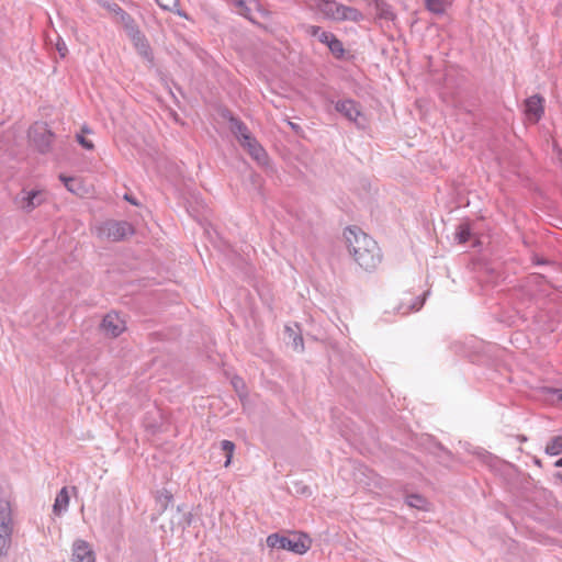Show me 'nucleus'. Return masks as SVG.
I'll return each instance as SVG.
<instances>
[{"label":"nucleus","instance_id":"20e7f679","mask_svg":"<svg viewBox=\"0 0 562 562\" xmlns=\"http://www.w3.org/2000/svg\"><path fill=\"white\" fill-rule=\"evenodd\" d=\"M162 522L160 525L165 532H175L176 530H184L191 525L192 515L183 506L171 507L162 510L160 514Z\"/></svg>","mask_w":562,"mask_h":562},{"label":"nucleus","instance_id":"e433bc0d","mask_svg":"<svg viewBox=\"0 0 562 562\" xmlns=\"http://www.w3.org/2000/svg\"><path fill=\"white\" fill-rule=\"evenodd\" d=\"M125 200H127L128 202H131L134 205H137V202L127 194L125 195Z\"/></svg>","mask_w":562,"mask_h":562},{"label":"nucleus","instance_id":"c756f323","mask_svg":"<svg viewBox=\"0 0 562 562\" xmlns=\"http://www.w3.org/2000/svg\"><path fill=\"white\" fill-rule=\"evenodd\" d=\"M56 49L61 58L66 57L68 48L66 43L59 36L57 38Z\"/></svg>","mask_w":562,"mask_h":562},{"label":"nucleus","instance_id":"b1692460","mask_svg":"<svg viewBox=\"0 0 562 562\" xmlns=\"http://www.w3.org/2000/svg\"><path fill=\"white\" fill-rule=\"evenodd\" d=\"M471 235H472V233H471L470 226L468 224H461V225H459V227L457 229L456 239L460 244H465L467 241L470 240Z\"/></svg>","mask_w":562,"mask_h":562},{"label":"nucleus","instance_id":"412c9836","mask_svg":"<svg viewBox=\"0 0 562 562\" xmlns=\"http://www.w3.org/2000/svg\"><path fill=\"white\" fill-rule=\"evenodd\" d=\"M425 7L429 12L441 15L446 11V0H425Z\"/></svg>","mask_w":562,"mask_h":562},{"label":"nucleus","instance_id":"72a5a7b5","mask_svg":"<svg viewBox=\"0 0 562 562\" xmlns=\"http://www.w3.org/2000/svg\"><path fill=\"white\" fill-rule=\"evenodd\" d=\"M422 305H423L422 302H416L409 308H407L406 311L402 312V314H407L409 310L418 311L422 307Z\"/></svg>","mask_w":562,"mask_h":562},{"label":"nucleus","instance_id":"9b49d317","mask_svg":"<svg viewBox=\"0 0 562 562\" xmlns=\"http://www.w3.org/2000/svg\"><path fill=\"white\" fill-rule=\"evenodd\" d=\"M542 98L538 94L532 95L525 101V114L530 122L537 123L542 116Z\"/></svg>","mask_w":562,"mask_h":562},{"label":"nucleus","instance_id":"393cba45","mask_svg":"<svg viewBox=\"0 0 562 562\" xmlns=\"http://www.w3.org/2000/svg\"><path fill=\"white\" fill-rule=\"evenodd\" d=\"M221 447H222V450L226 453V461H225L224 465L228 467L232 461V458H233L235 445L229 440H223L221 442Z\"/></svg>","mask_w":562,"mask_h":562},{"label":"nucleus","instance_id":"4be33fe9","mask_svg":"<svg viewBox=\"0 0 562 562\" xmlns=\"http://www.w3.org/2000/svg\"><path fill=\"white\" fill-rule=\"evenodd\" d=\"M546 452L550 456L562 453V436L553 437L547 445Z\"/></svg>","mask_w":562,"mask_h":562},{"label":"nucleus","instance_id":"ddd939ff","mask_svg":"<svg viewBox=\"0 0 562 562\" xmlns=\"http://www.w3.org/2000/svg\"><path fill=\"white\" fill-rule=\"evenodd\" d=\"M94 553L85 540H76L72 544V560L75 562H94Z\"/></svg>","mask_w":562,"mask_h":562},{"label":"nucleus","instance_id":"f03ea898","mask_svg":"<svg viewBox=\"0 0 562 562\" xmlns=\"http://www.w3.org/2000/svg\"><path fill=\"white\" fill-rule=\"evenodd\" d=\"M267 546L272 550H286L295 554H304L312 546L308 535L300 531L271 533L267 537Z\"/></svg>","mask_w":562,"mask_h":562},{"label":"nucleus","instance_id":"aec40b11","mask_svg":"<svg viewBox=\"0 0 562 562\" xmlns=\"http://www.w3.org/2000/svg\"><path fill=\"white\" fill-rule=\"evenodd\" d=\"M59 179L63 181V183L65 184V187L67 188L68 191H70L71 193H75L77 195L81 194L82 187H81L80 181L77 178L60 175Z\"/></svg>","mask_w":562,"mask_h":562},{"label":"nucleus","instance_id":"4c0bfd02","mask_svg":"<svg viewBox=\"0 0 562 562\" xmlns=\"http://www.w3.org/2000/svg\"><path fill=\"white\" fill-rule=\"evenodd\" d=\"M555 467L558 468H561L562 467V458L559 459L557 462H555Z\"/></svg>","mask_w":562,"mask_h":562},{"label":"nucleus","instance_id":"f704fd0d","mask_svg":"<svg viewBox=\"0 0 562 562\" xmlns=\"http://www.w3.org/2000/svg\"><path fill=\"white\" fill-rule=\"evenodd\" d=\"M233 385H234V387H235L236 390H238L239 385H243V380H241V379H238V378L234 379V380H233Z\"/></svg>","mask_w":562,"mask_h":562},{"label":"nucleus","instance_id":"6ab92c4d","mask_svg":"<svg viewBox=\"0 0 562 562\" xmlns=\"http://www.w3.org/2000/svg\"><path fill=\"white\" fill-rule=\"evenodd\" d=\"M156 3L165 11L176 13L179 16L188 18L187 14L179 9V0H155Z\"/></svg>","mask_w":562,"mask_h":562},{"label":"nucleus","instance_id":"0eeeda50","mask_svg":"<svg viewBox=\"0 0 562 562\" xmlns=\"http://www.w3.org/2000/svg\"><path fill=\"white\" fill-rule=\"evenodd\" d=\"M29 137L37 150L44 154L50 149L54 134L46 124L35 123L29 130Z\"/></svg>","mask_w":562,"mask_h":562},{"label":"nucleus","instance_id":"c9c22d12","mask_svg":"<svg viewBox=\"0 0 562 562\" xmlns=\"http://www.w3.org/2000/svg\"><path fill=\"white\" fill-rule=\"evenodd\" d=\"M289 125L295 132H299V130H301V127L297 124H295V123L289 122Z\"/></svg>","mask_w":562,"mask_h":562},{"label":"nucleus","instance_id":"5701e85b","mask_svg":"<svg viewBox=\"0 0 562 562\" xmlns=\"http://www.w3.org/2000/svg\"><path fill=\"white\" fill-rule=\"evenodd\" d=\"M285 331L289 335V338L292 339L293 349L296 351H302L304 348L302 336L297 335L295 330L289 326L285 327Z\"/></svg>","mask_w":562,"mask_h":562},{"label":"nucleus","instance_id":"bb28decb","mask_svg":"<svg viewBox=\"0 0 562 562\" xmlns=\"http://www.w3.org/2000/svg\"><path fill=\"white\" fill-rule=\"evenodd\" d=\"M235 7H236L237 12H238L240 15H243V16H245V18H247V19L251 20V16H250V9H249V7L247 5V3H246V1H245V0H237V1H235Z\"/></svg>","mask_w":562,"mask_h":562},{"label":"nucleus","instance_id":"2eb2a0df","mask_svg":"<svg viewBox=\"0 0 562 562\" xmlns=\"http://www.w3.org/2000/svg\"><path fill=\"white\" fill-rule=\"evenodd\" d=\"M229 127H231V132L237 138L239 144L243 143V140H246V139L249 140V137L252 136V134L249 132L246 124L237 117L232 116L229 119Z\"/></svg>","mask_w":562,"mask_h":562},{"label":"nucleus","instance_id":"4468645a","mask_svg":"<svg viewBox=\"0 0 562 562\" xmlns=\"http://www.w3.org/2000/svg\"><path fill=\"white\" fill-rule=\"evenodd\" d=\"M119 21L123 25L130 40H137L138 35L143 34L135 20L127 12H122V14L119 18Z\"/></svg>","mask_w":562,"mask_h":562},{"label":"nucleus","instance_id":"f3484780","mask_svg":"<svg viewBox=\"0 0 562 562\" xmlns=\"http://www.w3.org/2000/svg\"><path fill=\"white\" fill-rule=\"evenodd\" d=\"M137 50V53L147 60L153 59L150 46L145 38L144 34L138 35L137 40H131Z\"/></svg>","mask_w":562,"mask_h":562},{"label":"nucleus","instance_id":"a19ab883","mask_svg":"<svg viewBox=\"0 0 562 562\" xmlns=\"http://www.w3.org/2000/svg\"><path fill=\"white\" fill-rule=\"evenodd\" d=\"M542 262H543L542 260H538V259L536 261V263H542Z\"/></svg>","mask_w":562,"mask_h":562},{"label":"nucleus","instance_id":"f257e3e1","mask_svg":"<svg viewBox=\"0 0 562 562\" xmlns=\"http://www.w3.org/2000/svg\"><path fill=\"white\" fill-rule=\"evenodd\" d=\"M344 236L349 254L364 270L370 271L381 262V252L374 239L357 227H348Z\"/></svg>","mask_w":562,"mask_h":562},{"label":"nucleus","instance_id":"6e6552de","mask_svg":"<svg viewBox=\"0 0 562 562\" xmlns=\"http://www.w3.org/2000/svg\"><path fill=\"white\" fill-rule=\"evenodd\" d=\"M44 201L45 193L40 190L22 191L21 194L15 198L16 205L27 213L40 206Z\"/></svg>","mask_w":562,"mask_h":562},{"label":"nucleus","instance_id":"7c9ffc66","mask_svg":"<svg viewBox=\"0 0 562 562\" xmlns=\"http://www.w3.org/2000/svg\"><path fill=\"white\" fill-rule=\"evenodd\" d=\"M334 37H336V36H335L333 33H329V32H325V31H323V32H321L318 40H319V42H322V43H324V44L328 45V44H329V42H330Z\"/></svg>","mask_w":562,"mask_h":562},{"label":"nucleus","instance_id":"2f4dec72","mask_svg":"<svg viewBox=\"0 0 562 562\" xmlns=\"http://www.w3.org/2000/svg\"><path fill=\"white\" fill-rule=\"evenodd\" d=\"M77 140L79 144L85 147L86 149L90 150L93 148V144L91 140L85 138L82 135H77Z\"/></svg>","mask_w":562,"mask_h":562},{"label":"nucleus","instance_id":"cd10ccee","mask_svg":"<svg viewBox=\"0 0 562 562\" xmlns=\"http://www.w3.org/2000/svg\"><path fill=\"white\" fill-rule=\"evenodd\" d=\"M100 4L109 12L114 13L119 18L122 14V12H124V10L115 2L101 1Z\"/></svg>","mask_w":562,"mask_h":562},{"label":"nucleus","instance_id":"ea45409f","mask_svg":"<svg viewBox=\"0 0 562 562\" xmlns=\"http://www.w3.org/2000/svg\"><path fill=\"white\" fill-rule=\"evenodd\" d=\"M306 492H307V487L305 486V487H303L302 493H306Z\"/></svg>","mask_w":562,"mask_h":562},{"label":"nucleus","instance_id":"a878e982","mask_svg":"<svg viewBox=\"0 0 562 562\" xmlns=\"http://www.w3.org/2000/svg\"><path fill=\"white\" fill-rule=\"evenodd\" d=\"M327 46L329 50L337 57H341L345 53L342 43L337 37H334Z\"/></svg>","mask_w":562,"mask_h":562},{"label":"nucleus","instance_id":"473e14b6","mask_svg":"<svg viewBox=\"0 0 562 562\" xmlns=\"http://www.w3.org/2000/svg\"><path fill=\"white\" fill-rule=\"evenodd\" d=\"M321 32H323V31H322V29L319 26H316V25L308 26V33L312 36L319 37Z\"/></svg>","mask_w":562,"mask_h":562},{"label":"nucleus","instance_id":"c85d7f7f","mask_svg":"<svg viewBox=\"0 0 562 562\" xmlns=\"http://www.w3.org/2000/svg\"><path fill=\"white\" fill-rule=\"evenodd\" d=\"M158 502L160 503L162 510H167L168 505L172 502V495L168 491H162L158 496Z\"/></svg>","mask_w":562,"mask_h":562},{"label":"nucleus","instance_id":"9d476101","mask_svg":"<svg viewBox=\"0 0 562 562\" xmlns=\"http://www.w3.org/2000/svg\"><path fill=\"white\" fill-rule=\"evenodd\" d=\"M101 327L111 337H117L125 330V322L115 313L104 316Z\"/></svg>","mask_w":562,"mask_h":562},{"label":"nucleus","instance_id":"39448f33","mask_svg":"<svg viewBox=\"0 0 562 562\" xmlns=\"http://www.w3.org/2000/svg\"><path fill=\"white\" fill-rule=\"evenodd\" d=\"M132 233L131 224L125 221H108L98 227V236L112 241H119Z\"/></svg>","mask_w":562,"mask_h":562},{"label":"nucleus","instance_id":"7ed1b4c3","mask_svg":"<svg viewBox=\"0 0 562 562\" xmlns=\"http://www.w3.org/2000/svg\"><path fill=\"white\" fill-rule=\"evenodd\" d=\"M318 10L325 18L334 21L359 22L363 18L358 9L331 0L321 1Z\"/></svg>","mask_w":562,"mask_h":562},{"label":"nucleus","instance_id":"1a4fd4ad","mask_svg":"<svg viewBox=\"0 0 562 562\" xmlns=\"http://www.w3.org/2000/svg\"><path fill=\"white\" fill-rule=\"evenodd\" d=\"M335 109L337 112L342 114L347 120L353 122L358 126L361 125L359 122V117L361 116V112L359 105L351 99L337 101L335 104Z\"/></svg>","mask_w":562,"mask_h":562},{"label":"nucleus","instance_id":"a211bd4d","mask_svg":"<svg viewBox=\"0 0 562 562\" xmlns=\"http://www.w3.org/2000/svg\"><path fill=\"white\" fill-rule=\"evenodd\" d=\"M406 504L412 508H417L420 510H428L429 503L428 501L419 494H409L406 496Z\"/></svg>","mask_w":562,"mask_h":562},{"label":"nucleus","instance_id":"58836bf2","mask_svg":"<svg viewBox=\"0 0 562 562\" xmlns=\"http://www.w3.org/2000/svg\"><path fill=\"white\" fill-rule=\"evenodd\" d=\"M559 393V398L562 401V390L557 391Z\"/></svg>","mask_w":562,"mask_h":562},{"label":"nucleus","instance_id":"423d86ee","mask_svg":"<svg viewBox=\"0 0 562 562\" xmlns=\"http://www.w3.org/2000/svg\"><path fill=\"white\" fill-rule=\"evenodd\" d=\"M13 520L9 503L0 504V557L7 552L11 543Z\"/></svg>","mask_w":562,"mask_h":562},{"label":"nucleus","instance_id":"f8f14e48","mask_svg":"<svg viewBox=\"0 0 562 562\" xmlns=\"http://www.w3.org/2000/svg\"><path fill=\"white\" fill-rule=\"evenodd\" d=\"M240 146L244 147L259 165H266L268 162V155L265 148L258 143V140L254 136H250L249 140H243V143H240Z\"/></svg>","mask_w":562,"mask_h":562},{"label":"nucleus","instance_id":"dca6fc26","mask_svg":"<svg viewBox=\"0 0 562 562\" xmlns=\"http://www.w3.org/2000/svg\"><path fill=\"white\" fill-rule=\"evenodd\" d=\"M69 499H70L69 492H68V488L65 486L56 495V498H55V502L53 505L54 514L57 516H60L63 513H65L68 509Z\"/></svg>","mask_w":562,"mask_h":562}]
</instances>
